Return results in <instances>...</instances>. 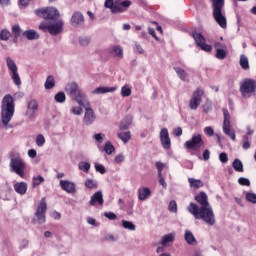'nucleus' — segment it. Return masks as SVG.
Here are the masks:
<instances>
[{"instance_id":"nucleus-1","label":"nucleus","mask_w":256,"mask_h":256,"mask_svg":"<svg viewBox=\"0 0 256 256\" xmlns=\"http://www.w3.org/2000/svg\"><path fill=\"white\" fill-rule=\"evenodd\" d=\"M188 211L194 216L195 219L204 221L206 225H210L212 227L216 223L215 213L213 212V208L211 206L199 207L195 203H190L188 206Z\"/></svg>"},{"instance_id":"nucleus-2","label":"nucleus","mask_w":256,"mask_h":256,"mask_svg":"<svg viewBox=\"0 0 256 256\" xmlns=\"http://www.w3.org/2000/svg\"><path fill=\"white\" fill-rule=\"evenodd\" d=\"M0 117L4 127L11 123V119L15 115V98L11 94H6L1 100Z\"/></svg>"},{"instance_id":"nucleus-3","label":"nucleus","mask_w":256,"mask_h":256,"mask_svg":"<svg viewBox=\"0 0 256 256\" xmlns=\"http://www.w3.org/2000/svg\"><path fill=\"white\" fill-rule=\"evenodd\" d=\"M224 7L225 0H212V17L221 29H227V16Z\"/></svg>"},{"instance_id":"nucleus-4","label":"nucleus","mask_w":256,"mask_h":256,"mask_svg":"<svg viewBox=\"0 0 256 256\" xmlns=\"http://www.w3.org/2000/svg\"><path fill=\"white\" fill-rule=\"evenodd\" d=\"M10 171L11 173H15L18 177L22 179L25 177V171H27V163L21 158L19 154H13L10 157Z\"/></svg>"},{"instance_id":"nucleus-5","label":"nucleus","mask_w":256,"mask_h":256,"mask_svg":"<svg viewBox=\"0 0 256 256\" xmlns=\"http://www.w3.org/2000/svg\"><path fill=\"white\" fill-rule=\"evenodd\" d=\"M65 92L72 99H74V101H77L80 107H83V102L85 101L87 96L85 95V93H83V91H81L77 83L75 82L68 83L65 86Z\"/></svg>"},{"instance_id":"nucleus-6","label":"nucleus","mask_w":256,"mask_h":256,"mask_svg":"<svg viewBox=\"0 0 256 256\" xmlns=\"http://www.w3.org/2000/svg\"><path fill=\"white\" fill-rule=\"evenodd\" d=\"M65 22L63 19H59L56 22H42L39 25L40 31H48L52 36L59 35L63 33V27Z\"/></svg>"},{"instance_id":"nucleus-7","label":"nucleus","mask_w":256,"mask_h":256,"mask_svg":"<svg viewBox=\"0 0 256 256\" xmlns=\"http://www.w3.org/2000/svg\"><path fill=\"white\" fill-rule=\"evenodd\" d=\"M34 13L37 17L51 21H55L61 17V13H59V10L55 7L39 8L34 10Z\"/></svg>"},{"instance_id":"nucleus-8","label":"nucleus","mask_w":256,"mask_h":256,"mask_svg":"<svg viewBox=\"0 0 256 256\" xmlns=\"http://www.w3.org/2000/svg\"><path fill=\"white\" fill-rule=\"evenodd\" d=\"M223 124H222V130L223 133H225L229 138H231L232 141H235L236 135L235 130L231 128V114L229 113V110L223 109Z\"/></svg>"},{"instance_id":"nucleus-9","label":"nucleus","mask_w":256,"mask_h":256,"mask_svg":"<svg viewBox=\"0 0 256 256\" xmlns=\"http://www.w3.org/2000/svg\"><path fill=\"white\" fill-rule=\"evenodd\" d=\"M256 91V82L253 79H245L240 85V93L245 99H249Z\"/></svg>"},{"instance_id":"nucleus-10","label":"nucleus","mask_w":256,"mask_h":256,"mask_svg":"<svg viewBox=\"0 0 256 256\" xmlns=\"http://www.w3.org/2000/svg\"><path fill=\"white\" fill-rule=\"evenodd\" d=\"M6 65L8 67V71H10V76L13 83L19 87V85H21V77L19 76V72H18L17 64L15 63V60L11 57H7Z\"/></svg>"},{"instance_id":"nucleus-11","label":"nucleus","mask_w":256,"mask_h":256,"mask_svg":"<svg viewBox=\"0 0 256 256\" xmlns=\"http://www.w3.org/2000/svg\"><path fill=\"white\" fill-rule=\"evenodd\" d=\"M186 149H192L193 151H199L201 147H205V142L201 137V134H194L192 138L185 142Z\"/></svg>"},{"instance_id":"nucleus-12","label":"nucleus","mask_w":256,"mask_h":256,"mask_svg":"<svg viewBox=\"0 0 256 256\" xmlns=\"http://www.w3.org/2000/svg\"><path fill=\"white\" fill-rule=\"evenodd\" d=\"M203 95H205V91H203L201 88H198L193 92L189 101V107L192 111H196L199 105H201V101H203Z\"/></svg>"},{"instance_id":"nucleus-13","label":"nucleus","mask_w":256,"mask_h":256,"mask_svg":"<svg viewBox=\"0 0 256 256\" xmlns=\"http://www.w3.org/2000/svg\"><path fill=\"white\" fill-rule=\"evenodd\" d=\"M192 37L195 40L196 45H198L202 51H206L207 53L212 51L213 47L205 43V37H203L201 33L194 31L192 32Z\"/></svg>"},{"instance_id":"nucleus-14","label":"nucleus","mask_w":256,"mask_h":256,"mask_svg":"<svg viewBox=\"0 0 256 256\" xmlns=\"http://www.w3.org/2000/svg\"><path fill=\"white\" fill-rule=\"evenodd\" d=\"M46 213H47V202L45 201V198H42L35 212V216L37 217V221L40 225H43V223H45Z\"/></svg>"},{"instance_id":"nucleus-15","label":"nucleus","mask_w":256,"mask_h":256,"mask_svg":"<svg viewBox=\"0 0 256 256\" xmlns=\"http://www.w3.org/2000/svg\"><path fill=\"white\" fill-rule=\"evenodd\" d=\"M38 109H39V104L37 103V100H30L27 104L25 117H27L29 121H33L37 116Z\"/></svg>"},{"instance_id":"nucleus-16","label":"nucleus","mask_w":256,"mask_h":256,"mask_svg":"<svg viewBox=\"0 0 256 256\" xmlns=\"http://www.w3.org/2000/svg\"><path fill=\"white\" fill-rule=\"evenodd\" d=\"M160 143L166 151L171 149V138L169 137V130L167 128L160 130Z\"/></svg>"},{"instance_id":"nucleus-17","label":"nucleus","mask_w":256,"mask_h":256,"mask_svg":"<svg viewBox=\"0 0 256 256\" xmlns=\"http://www.w3.org/2000/svg\"><path fill=\"white\" fill-rule=\"evenodd\" d=\"M95 112L91 108V105L87 103L85 106V113H84V118H83V123L86 125H93L95 123Z\"/></svg>"},{"instance_id":"nucleus-18","label":"nucleus","mask_w":256,"mask_h":256,"mask_svg":"<svg viewBox=\"0 0 256 256\" xmlns=\"http://www.w3.org/2000/svg\"><path fill=\"white\" fill-rule=\"evenodd\" d=\"M60 187L66 193H76L77 188L75 187V183L69 180H60Z\"/></svg>"},{"instance_id":"nucleus-19","label":"nucleus","mask_w":256,"mask_h":256,"mask_svg":"<svg viewBox=\"0 0 256 256\" xmlns=\"http://www.w3.org/2000/svg\"><path fill=\"white\" fill-rule=\"evenodd\" d=\"M207 194L205 192H200L198 195L195 196V201L199 203L200 207H211L209 204V200H207Z\"/></svg>"},{"instance_id":"nucleus-20","label":"nucleus","mask_w":256,"mask_h":256,"mask_svg":"<svg viewBox=\"0 0 256 256\" xmlns=\"http://www.w3.org/2000/svg\"><path fill=\"white\" fill-rule=\"evenodd\" d=\"M95 203H98V205L103 206V192L97 191L91 196L89 204L93 207Z\"/></svg>"},{"instance_id":"nucleus-21","label":"nucleus","mask_w":256,"mask_h":256,"mask_svg":"<svg viewBox=\"0 0 256 256\" xmlns=\"http://www.w3.org/2000/svg\"><path fill=\"white\" fill-rule=\"evenodd\" d=\"M148 197H151V189L148 187H142L138 189V200L147 201Z\"/></svg>"},{"instance_id":"nucleus-22","label":"nucleus","mask_w":256,"mask_h":256,"mask_svg":"<svg viewBox=\"0 0 256 256\" xmlns=\"http://www.w3.org/2000/svg\"><path fill=\"white\" fill-rule=\"evenodd\" d=\"M117 91V87H98L92 90L93 95H105V93H113Z\"/></svg>"},{"instance_id":"nucleus-23","label":"nucleus","mask_w":256,"mask_h":256,"mask_svg":"<svg viewBox=\"0 0 256 256\" xmlns=\"http://www.w3.org/2000/svg\"><path fill=\"white\" fill-rule=\"evenodd\" d=\"M71 23L72 25H83V23H85V18L83 17V14H81L80 12H74L72 17H71Z\"/></svg>"},{"instance_id":"nucleus-24","label":"nucleus","mask_w":256,"mask_h":256,"mask_svg":"<svg viewBox=\"0 0 256 256\" xmlns=\"http://www.w3.org/2000/svg\"><path fill=\"white\" fill-rule=\"evenodd\" d=\"M14 191H16L18 195H25V193H27V183L17 182L14 184Z\"/></svg>"},{"instance_id":"nucleus-25","label":"nucleus","mask_w":256,"mask_h":256,"mask_svg":"<svg viewBox=\"0 0 256 256\" xmlns=\"http://www.w3.org/2000/svg\"><path fill=\"white\" fill-rule=\"evenodd\" d=\"M184 239L188 245H197V239H195L191 230H185Z\"/></svg>"},{"instance_id":"nucleus-26","label":"nucleus","mask_w":256,"mask_h":256,"mask_svg":"<svg viewBox=\"0 0 256 256\" xmlns=\"http://www.w3.org/2000/svg\"><path fill=\"white\" fill-rule=\"evenodd\" d=\"M174 241H175V233H169L162 237L160 245H162V247H167L169 243H173Z\"/></svg>"},{"instance_id":"nucleus-27","label":"nucleus","mask_w":256,"mask_h":256,"mask_svg":"<svg viewBox=\"0 0 256 256\" xmlns=\"http://www.w3.org/2000/svg\"><path fill=\"white\" fill-rule=\"evenodd\" d=\"M22 35L23 37H26L28 41H35V39H39V33L33 29L24 31Z\"/></svg>"},{"instance_id":"nucleus-28","label":"nucleus","mask_w":256,"mask_h":256,"mask_svg":"<svg viewBox=\"0 0 256 256\" xmlns=\"http://www.w3.org/2000/svg\"><path fill=\"white\" fill-rule=\"evenodd\" d=\"M133 123V116H126L119 125V129L125 130L129 129L131 127V124Z\"/></svg>"},{"instance_id":"nucleus-29","label":"nucleus","mask_w":256,"mask_h":256,"mask_svg":"<svg viewBox=\"0 0 256 256\" xmlns=\"http://www.w3.org/2000/svg\"><path fill=\"white\" fill-rule=\"evenodd\" d=\"M214 48L216 49V57L217 59H225L227 57V52L221 48V43H216L214 45Z\"/></svg>"},{"instance_id":"nucleus-30","label":"nucleus","mask_w":256,"mask_h":256,"mask_svg":"<svg viewBox=\"0 0 256 256\" xmlns=\"http://www.w3.org/2000/svg\"><path fill=\"white\" fill-rule=\"evenodd\" d=\"M174 71L177 73L179 79H181V81H187V78L189 77V74L187 73V71H185L184 69L180 68V67H174Z\"/></svg>"},{"instance_id":"nucleus-31","label":"nucleus","mask_w":256,"mask_h":256,"mask_svg":"<svg viewBox=\"0 0 256 256\" xmlns=\"http://www.w3.org/2000/svg\"><path fill=\"white\" fill-rule=\"evenodd\" d=\"M117 137L122 141V143H129V141H131V132H119Z\"/></svg>"},{"instance_id":"nucleus-32","label":"nucleus","mask_w":256,"mask_h":256,"mask_svg":"<svg viewBox=\"0 0 256 256\" xmlns=\"http://www.w3.org/2000/svg\"><path fill=\"white\" fill-rule=\"evenodd\" d=\"M188 182L190 183V187L192 189H201L203 187V181L195 178H189Z\"/></svg>"},{"instance_id":"nucleus-33","label":"nucleus","mask_w":256,"mask_h":256,"mask_svg":"<svg viewBox=\"0 0 256 256\" xmlns=\"http://www.w3.org/2000/svg\"><path fill=\"white\" fill-rule=\"evenodd\" d=\"M41 183H45V178L41 175L34 176L32 178V189H35V187H39Z\"/></svg>"},{"instance_id":"nucleus-34","label":"nucleus","mask_w":256,"mask_h":256,"mask_svg":"<svg viewBox=\"0 0 256 256\" xmlns=\"http://www.w3.org/2000/svg\"><path fill=\"white\" fill-rule=\"evenodd\" d=\"M11 31H12V35H13L14 39H19V37H21V33L23 32V30L21 29V26H19V24L13 25L11 28Z\"/></svg>"},{"instance_id":"nucleus-35","label":"nucleus","mask_w":256,"mask_h":256,"mask_svg":"<svg viewBox=\"0 0 256 256\" xmlns=\"http://www.w3.org/2000/svg\"><path fill=\"white\" fill-rule=\"evenodd\" d=\"M44 87L47 90L53 89V87H55V77L49 75L44 83Z\"/></svg>"},{"instance_id":"nucleus-36","label":"nucleus","mask_w":256,"mask_h":256,"mask_svg":"<svg viewBox=\"0 0 256 256\" xmlns=\"http://www.w3.org/2000/svg\"><path fill=\"white\" fill-rule=\"evenodd\" d=\"M78 169L83 171V173H89L91 169V164L89 162L81 161L78 163Z\"/></svg>"},{"instance_id":"nucleus-37","label":"nucleus","mask_w":256,"mask_h":256,"mask_svg":"<svg viewBox=\"0 0 256 256\" xmlns=\"http://www.w3.org/2000/svg\"><path fill=\"white\" fill-rule=\"evenodd\" d=\"M112 53L115 57H118V59H123V47L119 45L114 46Z\"/></svg>"},{"instance_id":"nucleus-38","label":"nucleus","mask_w":256,"mask_h":256,"mask_svg":"<svg viewBox=\"0 0 256 256\" xmlns=\"http://www.w3.org/2000/svg\"><path fill=\"white\" fill-rule=\"evenodd\" d=\"M233 169H235L238 173H243V162L239 159H235L232 163Z\"/></svg>"},{"instance_id":"nucleus-39","label":"nucleus","mask_w":256,"mask_h":256,"mask_svg":"<svg viewBox=\"0 0 256 256\" xmlns=\"http://www.w3.org/2000/svg\"><path fill=\"white\" fill-rule=\"evenodd\" d=\"M11 38V32L7 29H2L0 31V41H7Z\"/></svg>"},{"instance_id":"nucleus-40","label":"nucleus","mask_w":256,"mask_h":256,"mask_svg":"<svg viewBox=\"0 0 256 256\" xmlns=\"http://www.w3.org/2000/svg\"><path fill=\"white\" fill-rule=\"evenodd\" d=\"M67 97L65 96V92H58L55 96H54V101H56V103H65Z\"/></svg>"},{"instance_id":"nucleus-41","label":"nucleus","mask_w":256,"mask_h":256,"mask_svg":"<svg viewBox=\"0 0 256 256\" xmlns=\"http://www.w3.org/2000/svg\"><path fill=\"white\" fill-rule=\"evenodd\" d=\"M122 227H124V229H128V231H135V229H136L135 224H133V222L127 221V220H122Z\"/></svg>"},{"instance_id":"nucleus-42","label":"nucleus","mask_w":256,"mask_h":256,"mask_svg":"<svg viewBox=\"0 0 256 256\" xmlns=\"http://www.w3.org/2000/svg\"><path fill=\"white\" fill-rule=\"evenodd\" d=\"M104 151L107 155H112V153H115V146H113L111 142H106L104 145Z\"/></svg>"},{"instance_id":"nucleus-43","label":"nucleus","mask_w":256,"mask_h":256,"mask_svg":"<svg viewBox=\"0 0 256 256\" xmlns=\"http://www.w3.org/2000/svg\"><path fill=\"white\" fill-rule=\"evenodd\" d=\"M240 66L242 69H249V59L245 55L240 56Z\"/></svg>"},{"instance_id":"nucleus-44","label":"nucleus","mask_w":256,"mask_h":256,"mask_svg":"<svg viewBox=\"0 0 256 256\" xmlns=\"http://www.w3.org/2000/svg\"><path fill=\"white\" fill-rule=\"evenodd\" d=\"M125 11H127V9H125L123 7V4L122 3H115V6L112 10V13H125Z\"/></svg>"},{"instance_id":"nucleus-45","label":"nucleus","mask_w":256,"mask_h":256,"mask_svg":"<svg viewBox=\"0 0 256 256\" xmlns=\"http://www.w3.org/2000/svg\"><path fill=\"white\" fill-rule=\"evenodd\" d=\"M94 167L97 173H100L101 175H105L107 173V169H105V166L103 164L95 162Z\"/></svg>"},{"instance_id":"nucleus-46","label":"nucleus","mask_w":256,"mask_h":256,"mask_svg":"<svg viewBox=\"0 0 256 256\" xmlns=\"http://www.w3.org/2000/svg\"><path fill=\"white\" fill-rule=\"evenodd\" d=\"M121 95L122 97H131V87H129V85H124L121 88Z\"/></svg>"},{"instance_id":"nucleus-47","label":"nucleus","mask_w":256,"mask_h":256,"mask_svg":"<svg viewBox=\"0 0 256 256\" xmlns=\"http://www.w3.org/2000/svg\"><path fill=\"white\" fill-rule=\"evenodd\" d=\"M92 139L96 141V143L101 144L105 141V134L104 133H97L92 136Z\"/></svg>"},{"instance_id":"nucleus-48","label":"nucleus","mask_w":256,"mask_h":256,"mask_svg":"<svg viewBox=\"0 0 256 256\" xmlns=\"http://www.w3.org/2000/svg\"><path fill=\"white\" fill-rule=\"evenodd\" d=\"M85 187L88 189H97V181L93 179H87L85 181Z\"/></svg>"},{"instance_id":"nucleus-49","label":"nucleus","mask_w":256,"mask_h":256,"mask_svg":"<svg viewBox=\"0 0 256 256\" xmlns=\"http://www.w3.org/2000/svg\"><path fill=\"white\" fill-rule=\"evenodd\" d=\"M155 167L158 171V176H161V175H163V169H165L167 167V164L162 163V162H156Z\"/></svg>"},{"instance_id":"nucleus-50","label":"nucleus","mask_w":256,"mask_h":256,"mask_svg":"<svg viewBox=\"0 0 256 256\" xmlns=\"http://www.w3.org/2000/svg\"><path fill=\"white\" fill-rule=\"evenodd\" d=\"M115 0H105L104 7L106 9H110L111 13H113V9H115Z\"/></svg>"},{"instance_id":"nucleus-51","label":"nucleus","mask_w":256,"mask_h":256,"mask_svg":"<svg viewBox=\"0 0 256 256\" xmlns=\"http://www.w3.org/2000/svg\"><path fill=\"white\" fill-rule=\"evenodd\" d=\"M245 199L246 201H248V203H256V194L255 193H251V192H247L245 195Z\"/></svg>"},{"instance_id":"nucleus-52","label":"nucleus","mask_w":256,"mask_h":256,"mask_svg":"<svg viewBox=\"0 0 256 256\" xmlns=\"http://www.w3.org/2000/svg\"><path fill=\"white\" fill-rule=\"evenodd\" d=\"M70 113H72V115H82L83 108H81V106H72Z\"/></svg>"},{"instance_id":"nucleus-53","label":"nucleus","mask_w":256,"mask_h":256,"mask_svg":"<svg viewBox=\"0 0 256 256\" xmlns=\"http://www.w3.org/2000/svg\"><path fill=\"white\" fill-rule=\"evenodd\" d=\"M36 145L38 147H43L45 145V136L39 134L37 137H36Z\"/></svg>"},{"instance_id":"nucleus-54","label":"nucleus","mask_w":256,"mask_h":256,"mask_svg":"<svg viewBox=\"0 0 256 256\" xmlns=\"http://www.w3.org/2000/svg\"><path fill=\"white\" fill-rule=\"evenodd\" d=\"M168 210L170 213H177V202L175 200H172L169 203Z\"/></svg>"},{"instance_id":"nucleus-55","label":"nucleus","mask_w":256,"mask_h":256,"mask_svg":"<svg viewBox=\"0 0 256 256\" xmlns=\"http://www.w3.org/2000/svg\"><path fill=\"white\" fill-rule=\"evenodd\" d=\"M29 247V240L27 239H22L19 242V249L20 251H23V249H27Z\"/></svg>"},{"instance_id":"nucleus-56","label":"nucleus","mask_w":256,"mask_h":256,"mask_svg":"<svg viewBox=\"0 0 256 256\" xmlns=\"http://www.w3.org/2000/svg\"><path fill=\"white\" fill-rule=\"evenodd\" d=\"M238 183H239V185H243V186H246V187H249L251 185V181H249V179H247L245 177H240L238 179Z\"/></svg>"},{"instance_id":"nucleus-57","label":"nucleus","mask_w":256,"mask_h":256,"mask_svg":"<svg viewBox=\"0 0 256 256\" xmlns=\"http://www.w3.org/2000/svg\"><path fill=\"white\" fill-rule=\"evenodd\" d=\"M204 133L208 137H213L215 135V130H213V127L207 126V127L204 128Z\"/></svg>"},{"instance_id":"nucleus-58","label":"nucleus","mask_w":256,"mask_h":256,"mask_svg":"<svg viewBox=\"0 0 256 256\" xmlns=\"http://www.w3.org/2000/svg\"><path fill=\"white\" fill-rule=\"evenodd\" d=\"M135 49L139 53V55H145V49H143V46H141L140 43L135 42Z\"/></svg>"},{"instance_id":"nucleus-59","label":"nucleus","mask_w":256,"mask_h":256,"mask_svg":"<svg viewBox=\"0 0 256 256\" xmlns=\"http://www.w3.org/2000/svg\"><path fill=\"white\" fill-rule=\"evenodd\" d=\"M123 161H125V156L123 154H118L114 158V163H116L118 165H119V163H123Z\"/></svg>"},{"instance_id":"nucleus-60","label":"nucleus","mask_w":256,"mask_h":256,"mask_svg":"<svg viewBox=\"0 0 256 256\" xmlns=\"http://www.w3.org/2000/svg\"><path fill=\"white\" fill-rule=\"evenodd\" d=\"M219 159L221 163H227L229 161V158L227 157V153L222 152L219 154Z\"/></svg>"},{"instance_id":"nucleus-61","label":"nucleus","mask_w":256,"mask_h":256,"mask_svg":"<svg viewBox=\"0 0 256 256\" xmlns=\"http://www.w3.org/2000/svg\"><path fill=\"white\" fill-rule=\"evenodd\" d=\"M104 216L107 219H110V221H113V220L117 219V215H115V213H113V212H105Z\"/></svg>"},{"instance_id":"nucleus-62","label":"nucleus","mask_w":256,"mask_h":256,"mask_svg":"<svg viewBox=\"0 0 256 256\" xmlns=\"http://www.w3.org/2000/svg\"><path fill=\"white\" fill-rule=\"evenodd\" d=\"M159 183L160 185L164 188L167 189V182H165V177L163 175L158 176Z\"/></svg>"},{"instance_id":"nucleus-63","label":"nucleus","mask_w":256,"mask_h":256,"mask_svg":"<svg viewBox=\"0 0 256 256\" xmlns=\"http://www.w3.org/2000/svg\"><path fill=\"white\" fill-rule=\"evenodd\" d=\"M51 217H52V219H55V221H59V219H61V213H59L57 211H52Z\"/></svg>"},{"instance_id":"nucleus-64","label":"nucleus","mask_w":256,"mask_h":256,"mask_svg":"<svg viewBox=\"0 0 256 256\" xmlns=\"http://www.w3.org/2000/svg\"><path fill=\"white\" fill-rule=\"evenodd\" d=\"M28 157L35 159V157H37V151L35 149L28 150Z\"/></svg>"}]
</instances>
